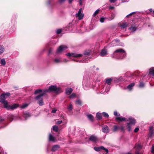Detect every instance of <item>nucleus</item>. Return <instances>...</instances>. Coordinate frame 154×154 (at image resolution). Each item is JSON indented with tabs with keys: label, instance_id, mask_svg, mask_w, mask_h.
Here are the masks:
<instances>
[{
	"label": "nucleus",
	"instance_id": "nucleus-1",
	"mask_svg": "<svg viewBox=\"0 0 154 154\" xmlns=\"http://www.w3.org/2000/svg\"><path fill=\"white\" fill-rule=\"evenodd\" d=\"M114 54L118 53L119 57L118 58L120 60H122L125 57V51L124 50L121 48L118 49L114 52Z\"/></svg>",
	"mask_w": 154,
	"mask_h": 154
},
{
	"label": "nucleus",
	"instance_id": "nucleus-2",
	"mask_svg": "<svg viewBox=\"0 0 154 154\" xmlns=\"http://www.w3.org/2000/svg\"><path fill=\"white\" fill-rule=\"evenodd\" d=\"M19 105L15 103L12 105H9L8 102H5L4 105V107L8 110H13L17 108Z\"/></svg>",
	"mask_w": 154,
	"mask_h": 154
},
{
	"label": "nucleus",
	"instance_id": "nucleus-3",
	"mask_svg": "<svg viewBox=\"0 0 154 154\" xmlns=\"http://www.w3.org/2000/svg\"><path fill=\"white\" fill-rule=\"evenodd\" d=\"M114 115L116 116L115 118V120L119 123L125 121V118L122 116H120V114L118 113L116 111L114 112Z\"/></svg>",
	"mask_w": 154,
	"mask_h": 154
},
{
	"label": "nucleus",
	"instance_id": "nucleus-4",
	"mask_svg": "<svg viewBox=\"0 0 154 154\" xmlns=\"http://www.w3.org/2000/svg\"><path fill=\"white\" fill-rule=\"evenodd\" d=\"M49 91H53L56 93H60L61 92L60 87H57L55 85L50 86L48 90L46 91V92Z\"/></svg>",
	"mask_w": 154,
	"mask_h": 154
},
{
	"label": "nucleus",
	"instance_id": "nucleus-5",
	"mask_svg": "<svg viewBox=\"0 0 154 154\" xmlns=\"http://www.w3.org/2000/svg\"><path fill=\"white\" fill-rule=\"evenodd\" d=\"M45 95V93H42L40 95L36 97L35 98L36 100L38 101V103L40 106H42L44 105V102L42 97Z\"/></svg>",
	"mask_w": 154,
	"mask_h": 154
},
{
	"label": "nucleus",
	"instance_id": "nucleus-6",
	"mask_svg": "<svg viewBox=\"0 0 154 154\" xmlns=\"http://www.w3.org/2000/svg\"><path fill=\"white\" fill-rule=\"evenodd\" d=\"M126 121L129 122L127 123V125H132L135 124L136 120L131 116H128L126 118Z\"/></svg>",
	"mask_w": 154,
	"mask_h": 154
},
{
	"label": "nucleus",
	"instance_id": "nucleus-7",
	"mask_svg": "<svg viewBox=\"0 0 154 154\" xmlns=\"http://www.w3.org/2000/svg\"><path fill=\"white\" fill-rule=\"evenodd\" d=\"M67 48V47L66 45H61L58 48L56 51V54H61L63 51L65 50Z\"/></svg>",
	"mask_w": 154,
	"mask_h": 154
},
{
	"label": "nucleus",
	"instance_id": "nucleus-8",
	"mask_svg": "<svg viewBox=\"0 0 154 154\" xmlns=\"http://www.w3.org/2000/svg\"><path fill=\"white\" fill-rule=\"evenodd\" d=\"M84 16V14L82 13V8H80L78 13L75 14V17H78L79 20H81L83 19Z\"/></svg>",
	"mask_w": 154,
	"mask_h": 154
},
{
	"label": "nucleus",
	"instance_id": "nucleus-9",
	"mask_svg": "<svg viewBox=\"0 0 154 154\" xmlns=\"http://www.w3.org/2000/svg\"><path fill=\"white\" fill-rule=\"evenodd\" d=\"M66 55L69 57H82L83 56L82 54H77L75 53H68L66 54Z\"/></svg>",
	"mask_w": 154,
	"mask_h": 154
},
{
	"label": "nucleus",
	"instance_id": "nucleus-10",
	"mask_svg": "<svg viewBox=\"0 0 154 154\" xmlns=\"http://www.w3.org/2000/svg\"><path fill=\"white\" fill-rule=\"evenodd\" d=\"M94 149L97 151H99L102 149L105 150L106 153H108V149L105 148L104 147L102 146H100L98 147H94Z\"/></svg>",
	"mask_w": 154,
	"mask_h": 154
},
{
	"label": "nucleus",
	"instance_id": "nucleus-11",
	"mask_svg": "<svg viewBox=\"0 0 154 154\" xmlns=\"http://www.w3.org/2000/svg\"><path fill=\"white\" fill-rule=\"evenodd\" d=\"M89 140L94 143H97L98 141V138L94 135H92L89 138Z\"/></svg>",
	"mask_w": 154,
	"mask_h": 154
},
{
	"label": "nucleus",
	"instance_id": "nucleus-12",
	"mask_svg": "<svg viewBox=\"0 0 154 154\" xmlns=\"http://www.w3.org/2000/svg\"><path fill=\"white\" fill-rule=\"evenodd\" d=\"M6 98L5 95L3 94L0 96V102L2 103H3L4 104H4L5 102H8L7 101L5 100Z\"/></svg>",
	"mask_w": 154,
	"mask_h": 154
},
{
	"label": "nucleus",
	"instance_id": "nucleus-13",
	"mask_svg": "<svg viewBox=\"0 0 154 154\" xmlns=\"http://www.w3.org/2000/svg\"><path fill=\"white\" fill-rule=\"evenodd\" d=\"M119 40H114L110 44L111 47H113L119 45Z\"/></svg>",
	"mask_w": 154,
	"mask_h": 154
},
{
	"label": "nucleus",
	"instance_id": "nucleus-14",
	"mask_svg": "<svg viewBox=\"0 0 154 154\" xmlns=\"http://www.w3.org/2000/svg\"><path fill=\"white\" fill-rule=\"evenodd\" d=\"M135 148L137 150H140L142 148V146L139 143H136L135 144ZM136 154H140L139 152L137 150L136 151Z\"/></svg>",
	"mask_w": 154,
	"mask_h": 154
},
{
	"label": "nucleus",
	"instance_id": "nucleus-15",
	"mask_svg": "<svg viewBox=\"0 0 154 154\" xmlns=\"http://www.w3.org/2000/svg\"><path fill=\"white\" fill-rule=\"evenodd\" d=\"M114 80V81L117 80L118 79L116 78H112L109 79H106V83L109 85V86L111 84V81L112 80Z\"/></svg>",
	"mask_w": 154,
	"mask_h": 154
},
{
	"label": "nucleus",
	"instance_id": "nucleus-16",
	"mask_svg": "<svg viewBox=\"0 0 154 154\" xmlns=\"http://www.w3.org/2000/svg\"><path fill=\"white\" fill-rule=\"evenodd\" d=\"M102 131L104 133H107L109 132V127L106 125H104L102 127Z\"/></svg>",
	"mask_w": 154,
	"mask_h": 154
},
{
	"label": "nucleus",
	"instance_id": "nucleus-17",
	"mask_svg": "<svg viewBox=\"0 0 154 154\" xmlns=\"http://www.w3.org/2000/svg\"><path fill=\"white\" fill-rule=\"evenodd\" d=\"M49 140L50 141H52L54 142H56L57 141V140L56 137H54L51 134H49Z\"/></svg>",
	"mask_w": 154,
	"mask_h": 154
},
{
	"label": "nucleus",
	"instance_id": "nucleus-18",
	"mask_svg": "<svg viewBox=\"0 0 154 154\" xmlns=\"http://www.w3.org/2000/svg\"><path fill=\"white\" fill-rule=\"evenodd\" d=\"M148 75L154 76V67H152L149 69V73Z\"/></svg>",
	"mask_w": 154,
	"mask_h": 154
},
{
	"label": "nucleus",
	"instance_id": "nucleus-19",
	"mask_svg": "<svg viewBox=\"0 0 154 154\" xmlns=\"http://www.w3.org/2000/svg\"><path fill=\"white\" fill-rule=\"evenodd\" d=\"M149 132L150 137L154 136V130L152 126H150L149 128Z\"/></svg>",
	"mask_w": 154,
	"mask_h": 154
},
{
	"label": "nucleus",
	"instance_id": "nucleus-20",
	"mask_svg": "<svg viewBox=\"0 0 154 154\" xmlns=\"http://www.w3.org/2000/svg\"><path fill=\"white\" fill-rule=\"evenodd\" d=\"M107 54V51L105 49H102L100 55L102 57H104Z\"/></svg>",
	"mask_w": 154,
	"mask_h": 154
},
{
	"label": "nucleus",
	"instance_id": "nucleus-21",
	"mask_svg": "<svg viewBox=\"0 0 154 154\" xmlns=\"http://www.w3.org/2000/svg\"><path fill=\"white\" fill-rule=\"evenodd\" d=\"M31 116V115L27 112H25L24 113L23 116L25 118V119H26L29 117Z\"/></svg>",
	"mask_w": 154,
	"mask_h": 154
},
{
	"label": "nucleus",
	"instance_id": "nucleus-22",
	"mask_svg": "<svg viewBox=\"0 0 154 154\" xmlns=\"http://www.w3.org/2000/svg\"><path fill=\"white\" fill-rule=\"evenodd\" d=\"M137 27L138 26L136 25L135 26H132L131 27L129 28V29L130 30L131 32H134L136 30Z\"/></svg>",
	"mask_w": 154,
	"mask_h": 154
},
{
	"label": "nucleus",
	"instance_id": "nucleus-23",
	"mask_svg": "<svg viewBox=\"0 0 154 154\" xmlns=\"http://www.w3.org/2000/svg\"><path fill=\"white\" fill-rule=\"evenodd\" d=\"M53 61L55 63H60L63 62L61 58H55L54 59Z\"/></svg>",
	"mask_w": 154,
	"mask_h": 154
},
{
	"label": "nucleus",
	"instance_id": "nucleus-24",
	"mask_svg": "<svg viewBox=\"0 0 154 154\" xmlns=\"http://www.w3.org/2000/svg\"><path fill=\"white\" fill-rule=\"evenodd\" d=\"M73 90L71 88H67L66 90V93L67 95H69L72 92Z\"/></svg>",
	"mask_w": 154,
	"mask_h": 154
},
{
	"label": "nucleus",
	"instance_id": "nucleus-25",
	"mask_svg": "<svg viewBox=\"0 0 154 154\" xmlns=\"http://www.w3.org/2000/svg\"><path fill=\"white\" fill-rule=\"evenodd\" d=\"M134 85V83H132L128 86L127 88L129 91H131Z\"/></svg>",
	"mask_w": 154,
	"mask_h": 154
},
{
	"label": "nucleus",
	"instance_id": "nucleus-26",
	"mask_svg": "<svg viewBox=\"0 0 154 154\" xmlns=\"http://www.w3.org/2000/svg\"><path fill=\"white\" fill-rule=\"evenodd\" d=\"M136 13V12H133L131 13L128 15H127L126 16V18H131L132 17H134V15Z\"/></svg>",
	"mask_w": 154,
	"mask_h": 154
},
{
	"label": "nucleus",
	"instance_id": "nucleus-27",
	"mask_svg": "<svg viewBox=\"0 0 154 154\" xmlns=\"http://www.w3.org/2000/svg\"><path fill=\"white\" fill-rule=\"evenodd\" d=\"M60 148L59 145H56L54 146L51 149V150L53 151H57L58 149Z\"/></svg>",
	"mask_w": 154,
	"mask_h": 154
},
{
	"label": "nucleus",
	"instance_id": "nucleus-28",
	"mask_svg": "<svg viewBox=\"0 0 154 154\" xmlns=\"http://www.w3.org/2000/svg\"><path fill=\"white\" fill-rule=\"evenodd\" d=\"M119 25L121 28L124 29L125 28V23L121 22L119 23Z\"/></svg>",
	"mask_w": 154,
	"mask_h": 154
},
{
	"label": "nucleus",
	"instance_id": "nucleus-29",
	"mask_svg": "<svg viewBox=\"0 0 154 154\" xmlns=\"http://www.w3.org/2000/svg\"><path fill=\"white\" fill-rule=\"evenodd\" d=\"M74 0H68L69 3V4H71L72 2ZM66 0H58V3L59 4H62L64 2H65Z\"/></svg>",
	"mask_w": 154,
	"mask_h": 154
},
{
	"label": "nucleus",
	"instance_id": "nucleus-30",
	"mask_svg": "<svg viewBox=\"0 0 154 154\" xmlns=\"http://www.w3.org/2000/svg\"><path fill=\"white\" fill-rule=\"evenodd\" d=\"M67 107L68 110L69 112H71L73 109V106L72 104L71 103H70L69 105V106H68Z\"/></svg>",
	"mask_w": 154,
	"mask_h": 154
},
{
	"label": "nucleus",
	"instance_id": "nucleus-31",
	"mask_svg": "<svg viewBox=\"0 0 154 154\" xmlns=\"http://www.w3.org/2000/svg\"><path fill=\"white\" fill-rule=\"evenodd\" d=\"M125 126L123 125H121L119 127V130H120L121 131L124 132L125 130Z\"/></svg>",
	"mask_w": 154,
	"mask_h": 154
},
{
	"label": "nucleus",
	"instance_id": "nucleus-32",
	"mask_svg": "<svg viewBox=\"0 0 154 154\" xmlns=\"http://www.w3.org/2000/svg\"><path fill=\"white\" fill-rule=\"evenodd\" d=\"M119 130V127L117 125H115L113 126V128L112 129V131L113 132H116Z\"/></svg>",
	"mask_w": 154,
	"mask_h": 154
},
{
	"label": "nucleus",
	"instance_id": "nucleus-33",
	"mask_svg": "<svg viewBox=\"0 0 154 154\" xmlns=\"http://www.w3.org/2000/svg\"><path fill=\"white\" fill-rule=\"evenodd\" d=\"M96 118L98 120H100L102 119L100 113L97 112L96 114Z\"/></svg>",
	"mask_w": 154,
	"mask_h": 154
},
{
	"label": "nucleus",
	"instance_id": "nucleus-34",
	"mask_svg": "<svg viewBox=\"0 0 154 154\" xmlns=\"http://www.w3.org/2000/svg\"><path fill=\"white\" fill-rule=\"evenodd\" d=\"M40 93H41L40 94H42V93H44L45 94V92H42V90L41 89H38L35 91L34 93L35 94H37Z\"/></svg>",
	"mask_w": 154,
	"mask_h": 154
},
{
	"label": "nucleus",
	"instance_id": "nucleus-35",
	"mask_svg": "<svg viewBox=\"0 0 154 154\" xmlns=\"http://www.w3.org/2000/svg\"><path fill=\"white\" fill-rule=\"evenodd\" d=\"M87 116L90 120L91 121H93L94 117L91 114H88L87 115Z\"/></svg>",
	"mask_w": 154,
	"mask_h": 154
},
{
	"label": "nucleus",
	"instance_id": "nucleus-36",
	"mask_svg": "<svg viewBox=\"0 0 154 154\" xmlns=\"http://www.w3.org/2000/svg\"><path fill=\"white\" fill-rule=\"evenodd\" d=\"M76 95L75 93H72L70 96L69 97V98L71 99H72L76 97Z\"/></svg>",
	"mask_w": 154,
	"mask_h": 154
},
{
	"label": "nucleus",
	"instance_id": "nucleus-37",
	"mask_svg": "<svg viewBox=\"0 0 154 154\" xmlns=\"http://www.w3.org/2000/svg\"><path fill=\"white\" fill-rule=\"evenodd\" d=\"M5 51L4 47L2 46H0V55L2 54Z\"/></svg>",
	"mask_w": 154,
	"mask_h": 154
},
{
	"label": "nucleus",
	"instance_id": "nucleus-38",
	"mask_svg": "<svg viewBox=\"0 0 154 154\" xmlns=\"http://www.w3.org/2000/svg\"><path fill=\"white\" fill-rule=\"evenodd\" d=\"M1 63L2 65H5L6 64V61L4 58H3L1 60Z\"/></svg>",
	"mask_w": 154,
	"mask_h": 154
},
{
	"label": "nucleus",
	"instance_id": "nucleus-39",
	"mask_svg": "<svg viewBox=\"0 0 154 154\" xmlns=\"http://www.w3.org/2000/svg\"><path fill=\"white\" fill-rule=\"evenodd\" d=\"M115 17V14H111V17L109 18L108 20H113L114 18Z\"/></svg>",
	"mask_w": 154,
	"mask_h": 154
},
{
	"label": "nucleus",
	"instance_id": "nucleus-40",
	"mask_svg": "<svg viewBox=\"0 0 154 154\" xmlns=\"http://www.w3.org/2000/svg\"><path fill=\"white\" fill-rule=\"evenodd\" d=\"M28 106V104L27 103H24L22 105L20 106L21 109H24L26 107Z\"/></svg>",
	"mask_w": 154,
	"mask_h": 154
},
{
	"label": "nucleus",
	"instance_id": "nucleus-41",
	"mask_svg": "<svg viewBox=\"0 0 154 154\" xmlns=\"http://www.w3.org/2000/svg\"><path fill=\"white\" fill-rule=\"evenodd\" d=\"M110 90V86H108V87H107L106 90L105 91L103 92L104 94H105L106 93H107Z\"/></svg>",
	"mask_w": 154,
	"mask_h": 154
},
{
	"label": "nucleus",
	"instance_id": "nucleus-42",
	"mask_svg": "<svg viewBox=\"0 0 154 154\" xmlns=\"http://www.w3.org/2000/svg\"><path fill=\"white\" fill-rule=\"evenodd\" d=\"M102 114L104 117H106V118H108L109 117L108 113L105 112H102Z\"/></svg>",
	"mask_w": 154,
	"mask_h": 154
},
{
	"label": "nucleus",
	"instance_id": "nucleus-43",
	"mask_svg": "<svg viewBox=\"0 0 154 154\" xmlns=\"http://www.w3.org/2000/svg\"><path fill=\"white\" fill-rule=\"evenodd\" d=\"M53 130L55 131H58L57 126L56 125L54 126L53 127Z\"/></svg>",
	"mask_w": 154,
	"mask_h": 154
},
{
	"label": "nucleus",
	"instance_id": "nucleus-44",
	"mask_svg": "<svg viewBox=\"0 0 154 154\" xmlns=\"http://www.w3.org/2000/svg\"><path fill=\"white\" fill-rule=\"evenodd\" d=\"M128 125L127 128H128V131L129 132H130L132 131V129H131L132 125Z\"/></svg>",
	"mask_w": 154,
	"mask_h": 154
},
{
	"label": "nucleus",
	"instance_id": "nucleus-45",
	"mask_svg": "<svg viewBox=\"0 0 154 154\" xmlns=\"http://www.w3.org/2000/svg\"><path fill=\"white\" fill-rule=\"evenodd\" d=\"M106 18H105L103 17H101L100 18V21L101 22V23H103L104 22V20H106Z\"/></svg>",
	"mask_w": 154,
	"mask_h": 154
},
{
	"label": "nucleus",
	"instance_id": "nucleus-46",
	"mask_svg": "<svg viewBox=\"0 0 154 154\" xmlns=\"http://www.w3.org/2000/svg\"><path fill=\"white\" fill-rule=\"evenodd\" d=\"M144 85L143 82H140V83L139 87L140 88H143L144 87Z\"/></svg>",
	"mask_w": 154,
	"mask_h": 154
},
{
	"label": "nucleus",
	"instance_id": "nucleus-47",
	"mask_svg": "<svg viewBox=\"0 0 154 154\" xmlns=\"http://www.w3.org/2000/svg\"><path fill=\"white\" fill-rule=\"evenodd\" d=\"M99 9H97L96 11L94 12V14H93V16L95 17L97 14L99 12Z\"/></svg>",
	"mask_w": 154,
	"mask_h": 154
},
{
	"label": "nucleus",
	"instance_id": "nucleus-48",
	"mask_svg": "<svg viewBox=\"0 0 154 154\" xmlns=\"http://www.w3.org/2000/svg\"><path fill=\"white\" fill-rule=\"evenodd\" d=\"M151 152L154 153V145H152L151 148Z\"/></svg>",
	"mask_w": 154,
	"mask_h": 154
},
{
	"label": "nucleus",
	"instance_id": "nucleus-49",
	"mask_svg": "<svg viewBox=\"0 0 154 154\" xmlns=\"http://www.w3.org/2000/svg\"><path fill=\"white\" fill-rule=\"evenodd\" d=\"M76 103L78 105H80L81 104L82 102L80 100H78L76 101Z\"/></svg>",
	"mask_w": 154,
	"mask_h": 154
},
{
	"label": "nucleus",
	"instance_id": "nucleus-50",
	"mask_svg": "<svg viewBox=\"0 0 154 154\" xmlns=\"http://www.w3.org/2000/svg\"><path fill=\"white\" fill-rule=\"evenodd\" d=\"M89 52H85L83 54H82L83 56H83V55H85L86 57L88 56L89 55Z\"/></svg>",
	"mask_w": 154,
	"mask_h": 154
},
{
	"label": "nucleus",
	"instance_id": "nucleus-51",
	"mask_svg": "<svg viewBox=\"0 0 154 154\" xmlns=\"http://www.w3.org/2000/svg\"><path fill=\"white\" fill-rule=\"evenodd\" d=\"M3 94H4L5 95L6 98H7V97L11 95L10 93L8 92L4 93Z\"/></svg>",
	"mask_w": 154,
	"mask_h": 154
},
{
	"label": "nucleus",
	"instance_id": "nucleus-52",
	"mask_svg": "<svg viewBox=\"0 0 154 154\" xmlns=\"http://www.w3.org/2000/svg\"><path fill=\"white\" fill-rule=\"evenodd\" d=\"M62 29H58L57 30L56 32L57 34H59L61 32Z\"/></svg>",
	"mask_w": 154,
	"mask_h": 154
},
{
	"label": "nucleus",
	"instance_id": "nucleus-53",
	"mask_svg": "<svg viewBox=\"0 0 154 154\" xmlns=\"http://www.w3.org/2000/svg\"><path fill=\"white\" fill-rule=\"evenodd\" d=\"M139 128H136L134 129V131L136 133V132H137L138 131H139Z\"/></svg>",
	"mask_w": 154,
	"mask_h": 154
},
{
	"label": "nucleus",
	"instance_id": "nucleus-54",
	"mask_svg": "<svg viewBox=\"0 0 154 154\" xmlns=\"http://www.w3.org/2000/svg\"><path fill=\"white\" fill-rule=\"evenodd\" d=\"M62 121H61V120L58 121L57 122L56 124L57 125H59V124H61L62 123Z\"/></svg>",
	"mask_w": 154,
	"mask_h": 154
},
{
	"label": "nucleus",
	"instance_id": "nucleus-55",
	"mask_svg": "<svg viewBox=\"0 0 154 154\" xmlns=\"http://www.w3.org/2000/svg\"><path fill=\"white\" fill-rule=\"evenodd\" d=\"M4 153L3 151L2 148H0V154H3Z\"/></svg>",
	"mask_w": 154,
	"mask_h": 154
},
{
	"label": "nucleus",
	"instance_id": "nucleus-56",
	"mask_svg": "<svg viewBox=\"0 0 154 154\" xmlns=\"http://www.w3.org/2000/svg\"><path fill=\"white\" fill-rule=\"evenodd\" d=\"M57 111V110L56 109H53L52 111V112L53 113H55Z\"/></svg>",
	"mask_w": 154,
	"mask_h": 154
},
{
	"label": "nucleus",
	"instance_id": "nucleus-57",
	"mask_svg": "<svg viewBox=\"0 0 154 154\" xmlns=\"http://www.w3.org/2000/svg\"><path fill=\"white\" fill-rule=\"evenodd\" d=\"M117 0H109V1L111 3H114Z\"/></svg>",
	"mask_w": 154,
	"mask_h": 154
},
{
	"label": "nucleus",
	"instance_id": "nucleus-58",
	"mask_svg": "<svg viewBox=\"0 0 154 154\" xmlns=\"http://www.w3.org/2000/svg\"><path fill=\"white\" fill-rule=\"evenodd\" d=\"M109 8V9H114V7L112 6H110Z\"/></svg>",
	"mask_w": 154,
	"mask_h": 154
},
{
	"label": "nucleus",
	"instance_id": "nucleus-59",
	"mask_svg": "<svg viewBox=\"0 0 154 154\" xmlns=\"http://www.w3.org/2000/svg\"><path fill=\"white\" fill-rule=\"evenodd\" d=\"M79 0V4L80 5H82V0Z\"/></svg>",
	"mask_w": 154,
	"mask_h": 154
},
{
	"label": "nucleus",
	"instance_id": "nucleus-60",
	"mask_svg": "<svg viewBox=\"0 0 154 154\" xmlns=\"http://www.w3.org/2000/svg\"><path fill=\"white\" fill-rule=\"evenodd\" d=\"M151 15H152V16L154 17V10L152 11V12L151 13Z\"/></svg>",
	"mask_w": 154,
	"mask_h": 154
},
{
	"label": "nucleus",
	"instance_id": "nucleus-61",
	"mask_svg": "<svg viewBox=\"0 0 154 154\" xmlns=\"http://www.w3.org/2000/svg\"><path fill=\"white\" fill-rule=\"evenodd\" d=\"M52 49H50L49 50V54H50L51 53V52H52Z\"/></svg>",
	"mask_w": 154,
	"mask_h": 154
},
{
	"label": "nucleus",
	"instance_id": "nucleus-62",
	"mask_svg": "<svg viewBox=\"0 0 154 154\" xmlns=\"http://www.w3.org/2000/svg\"><path fill=\"white\" fill-rule=\"evenodd\" d=\"M149 11L150 12H151V13L152 12V10L151 8H150L149 9Z\"/></svg>",
	"mask_w": 154,
	"mask_h": 154
},
{
	"label": "nucleus",
	"instance_id": "nucleus-63",
	"mask_svg": "<svg viewBox=\"0 0 154 154\" xmlns=\"http://www.w3.org/2000/svg\"><path fill=\"white\" fill-rule=\"evenodd\" d=\"M50 4V2L49 1H48L47 2V4L48 5H49Z\"/></svg>",
	"mask_w": 154,
	"mask_h": 154
},
{
	"label": "nucleus",
	"instance_id": "nucleus-64",
	"mask_svg": "<svg viewBox=\"0 0 154 154\" xmlns=\"http://www.w3.org/2000/svg\"><path fill=\"white\" fill-rule=\"evenodd\" d=\"M126 154H132L131 153H129V152H128V153H126Z\"/></svg>",
	"mask_w": 154,
	"mask_h": 154
}]
</instances>
